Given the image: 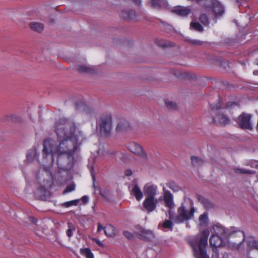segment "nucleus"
I'll return each instance as SVG.
<instances>
[{"instance_id":"f257e3e1","label":"nucleus","mask_w":258,"mask_h":258,"mask_svg":"<svg viewBox=\"0 0 258 258\" xmlns=\"http://www.w3.org/2000/svg\"><path fill=\"white\" fill-rule=\"evenodd\" d=\"M57 140L59 141L58 152L74 156L79 146L85 139V135L73 120L67 118H60L54 124Z\"/></svg>"},{"instance_id":"f03ea898","label":"nucleus","mask_w":258,"mask_h":258,"mask_svg":"<svg viewBox=\"0 0 258 258\" xmlns=\"http://www.w3.org/2000/svg\"><path fill=\"white\" fill-rule=\"evenodd\" d=\"M195 211L192 201L184 200L177 208V215L174 217L173 222L175 224H181L190 220L194 217Z\"/></svg>"},{"instance_id":"7ed1b4c3","label":"nucleus","mask_w":258,"mask_h":258,"mask_svg":"<svg viewBox=\"0 0 258 258\" xmlns=\"http://www.w3.org/2000/svg\"><path fill=\"white\" fill-rule=\"evenodd\" d=\"M213 234L217 235L224 238H227L228 236H233L236 234L242 240L245 239L244 232L236 228L231 227L230 229H225L223 226L218 224L214 225L212 227Z\"/></svg>"},{"instance_id":"20e7f679","label":"nucleus","mask_w":258,"mask_h":258,"mask_svg":"<svg viewBox=\"0 0 258 258\" xmlns=\"http://www.w3.org/2000/svg\"><path fill=\"white\" fill-rule=\"evenodd\" d=\"M43 148L42 151V158L47 160L49 157L51 162L54 161V156L58 153V147L55 144L54 141L50 139H45L43 144Z\"/></svg>"},{"instance_id":"39448f33","label":"nucleus","mask_w":258,"mask_h":258,"mask_svg":"<svg viewBox=\"0 0 258 258\" xmlns=\"http://www.w3.org/2000/svg\"><path fill=\"white\" fill-rule=\"evenodd\" d=\"M99 130L102 136H108L112 128V116L109 113H105L101 115L97 121Z\"/></svg>"},{"instance_id":"423d86ee","label":"nucleus","mask_w":258,"mask_h":258,"mask_svg":"<svg viewBox=\"0 0 258 258\" xmlns=\"http://www.w3.org/2000/svg\"><path fill=\"white\" fill-rule=\"evenodd\" d=\"M56 155L57 164L60 169L68 170L71 167L74 156H70L61 152H58Z\"/></svg>"},{"instance_id":"0eeeda50","label":"nucleus","mask_w":258,"mask_h":258,"mask_svg":"<svg viewBox=\"0 0 258 258\" xmlns=\"http://www.w3.org/2000/svg\"><path fill=\"white\" fill-rule=\"evenodd\" d=\"M251 114L243 112L237 118H235L234 120L241 128L252 130L253 128L251 120Z\"/></svg>"},{"instance_id":"6e6552de","label":"nucleus","mask_w":258,"mask_h":258,"mask_svg":"<svg viewBox=\"0 0 258 258\" xmlns=\"http://www.w3.org/2000/svg\"><path fill=\"white\" fill-rule=\"evenodd\" d=\"M136 229L138 231H136L135 234L141 236L140 238L141 239L150 241L153 239L155 237L154 234L152 231L146 229L142 226H137Z\"/></svg>"},{"instance_id":"1a4fd4ad","label":"nucleus","mask_w":258,"mask_h":258,"mask_svg":"<svg viewBox=\"0 0 258 258\" xmlns=\"http://www.w3.org/2000/svg\"><path fill=\"white\" fill-rule=\"evenodd\" d=\"M198 4L205 8L207 11L211 10V9H213V11H215L217 8L222 9L220 2L217 0H199ZM221 11H222V9H221Z\"/></svg>"},{"instance_id":"9d476101","label":"nucleus","mask_w":258,"mask_h":258,"mask_svg":"<svg viewBox=\"0 0 258 258\" xmlns=\"http://www.w3.org/2000/svg\"><path fill=\"white\" fill-rule=\"evenodd\" d=\"M158 200L154 198L146 197L143 203V207L145 211L148 213L153 212L155 210Z\"/></svg>"},{"instance_id":"9b49d317","label":"nucleus","mask_w":258,"mask_h":258,"mask_svg":"<svg viewBox=\"0 0 258 258\" xmlns=\"http://www.w3.org/2000/svg\"><path fill=\"white\" fill-rule=\"evenodd\" d=\"M128 150L133 154L141 157L144 159H147V155L144 151L142 147L135 142L131 143L127 147Z\"/></svg>"},{"instance_id":"f8f14e48","label":"nucleus","mask_w":258,"mask_h":258,"mask_svg":"<svg viewBox=\"0 0 258 258\" xmlns=\"http://www.w3.org/2000/svg\"><path fill=\"white\" fill-rule=\"evenodd\" d=\"M162 190L165 206L169 209H173L175 206L173 201V195L165 187H163Z\"/></svg>"},{"instance_id":"ddd939ff","label":"nucleus","mask_w":258,"mask_h":258,"mask_svg":"<svg viewBox=\"0 0 258 258\" xmlns=\"http://www.w3.org/2000/svg\"><path fill=\"white\" fill-rule=\"evenodd\" d=\"M158 187L157 185L151 184H146L143 188L144 194L146 197L156 198Z\"/></svg>"},{"instance_id":"4468645a","label":"nucleus","mask_w":258,"mask_h":258,"mask_svg":"<svg viewBox=\"0 0 258 258\" xmlns=\"http://www.w3.org/2000/svg\"><path fill=\"white\" fill-rule=\"evenodd\" d=\"M172 12L181 17H186L191 12V10L189 6H177L174 7Z\"/></svg>"},{"instance_id":"2eb2a0df","label":"nucleus","mask_w":258,"mask_h":258,"mask_svg":"<svg viewBox=\"0 0 258 258\" xmlns=\"http://www.w3.org/2000/svg\"><path fill=\"white\" fill-rule=\"evenodd\" d=\"M34 194L37 198L41 200H45L49 197L50 191L44 186L40 185L35 191Z\"/></svg>"},{"instance_id":"dca6fc26","label":"nucleus","mask_w":258,"mask_h":258,"mask_svg":"<svg viewBox=\"0 0 258 258\" xmlns=\"http://www.w3.org/2000/svg\"><path fill=\"white\" fill-rule=\"evenodd\" d=\"M213 121L217 124L225 125L229 123L230 119L223 114L218 113L216 115L213 117Z\"/></svg>"},{"instance_id":"f3484780","label":"nucleus","mask_w":258,"mask_h":258,"mask_svg":"<svg viewBox=\"0 0 258 258\" xmlns=\"http://www.w3.org/2000/svg\"><path fill=\"white\" fill-rule=\"evenodd\" d=\"M225 240H226L225 238L212 234L210 238L209 242L212 246L216 247L222 246Z\"/></svg>"},{"instance_id":"a211bd4d","label":"nucleus","mask_w":258,"mask_h":258,"mask_svg":"<svg viewBox=\"0 0 258 258\" xmlns=\"http://www.w3.org/2000/svg\"><path fill=\"white\" fill-rule=\"evenodd\" d=\"M197 198L198 201L205 209L209 210L214 208V204H213L209 199L205 198L203 196L198 195H197Z\"/></svg>"},{"instance_id":"6ab92c4d","label":"nucleus","mask_w":258,"mask_h":258,"mask_svg":"<svg viewBox=\"0 0 258 258\" xmlns=\"http://www.w3.org/2000/svg\"><path fill=\"white\" fill-rule=\"evenodd\" d=\"M120 15L126 20H135L136 18V12L133 10H123Z\"/></svg>"},{"instance_id":"aec40b11","label":"nucleus","mask_w":258,"mask_h":258,"mask_svg":"<svg viewBox=\"0 0 258 258\" xmlns=\"http://www.w3.org/2000/svg\"><path fill=\"white\" fill-rule=\"evenodd\" d=\"M76 69L81 74H93L94 72V70L90 67L84 64L76 66Z\"/></svg>"},{"instance_id":"412c9836","label":"nucleus","mask_w":258,"mask_h":258,"mask_svg":"<svg viewBox=\"0 0 258 258\" xmlns=\"http://www.w3.org/2000/svg\"><path fill=\"white\" fill-rule=\"evenodd\" d=\"M131 194L134 196L138 201H140L143 197V194L137 184H135L133 187Z\"/></svg>"},{"instance_id":"4be33fe9","label":"nucleus","mask_w":258,"mask_h":258,"mask_svg":"<svg viewBox=\"0 0 258 258\" xmlns=\"http://www.w3.org/2000/svg\"><path fill=\"white\" fill-rule=\"evenodd\" d=\"M226 239H227L229 242H232L236 245V248H239L241 244L244 241L245 239L242 240V238H240L236 234L233 236H228Z\"/></svg>"},{"instance_id":"5701e85b","label":"nucleus","mask_w":258,"mask_h":258,"mask_svg":"<svg viewBox=\"0 0 258 258\" xmlns=\"http://www.w3.org/2000/svg\"><path fill=\"white\" fill-rule=\"evenodd\" d=\"M130 127L129 123L125 120L122 119L118 123L116 130L117 132H122L127 130Z\"/></svg>"},{"instance_id":"b1692460","label":"nucleus","mask_w":258,"mask_h":258,"mask_svg":"<svg viewBox=\"0 0 258 258\" xmlns=\"http://www.w3.org/2000/svg\"><path fill=\"white\" fill-rule=\"evenodd\" d=\"M29 27L31 30L38 33L41 32L44 29L43 24L38 22H31L29 23Z\"/></svg>"},{"instance_id":"393cba45","label":"nucleus","mask_w":258,"mask_h":258,"mask_svg":"<svg viewBox=\"0 0 258 258\" xmlns=\"http://www.w3.org/2000/svg\"><path fill=\"white\" fill-rule=\"evenodd\" d=\"M248 246L258 250V240H255L253 237H249L246 241Z\"/></svg>"},{"instance_id":"a878e982","label":"nucleus","mask_w":258,"mask_h":258,"mask_svg":"<svg viewBox=\"0 0 258 258\" xmlns=\"http://www.w3.org/2000/svg\"><path fill=\"white\" fill-rule=\"evenodd\" d=\"M233 171L236 173L241 174H254L255 173L254 171L238 167L234 168Z\"/></svg>"},{"instance_id":"bb28decb","label":"nucleus","mask_w":258,"mask_h":258,"mask_svg":"<svg viewBox=\"0 0 258 258\" xmlns=\"http://www.w3.org/2000/svg\"><path fill=\"white\" fill-rule=\"evenodd\" d=\"M199 225L201 226H206L208 223V214L205 212L201 215L199 218Z\"/></svg>"},{"instance_id":"cd10ccee","label":"nucleus","mask_w":258,"mask_h":258,"mask_svg":"<svg viewBox=\"0 0 258 258\" xmlns=\"http://www.w3.org/2000/svg\"><path fill=\"white\" fill-rule=\"evenodd\" d=\"M104 233L108 236H112L115 234L114 227L110 224L107 225L103 228Z\"/></svg>"},{"instance_id":"c85d7f7f","label":"nucleus","mask_w":258,"mask_h":258,"mask_svg":"<svg viewBox=\"0 0 258 258\" xmlns=\"http://www.w3.org/2000/svg\"><path fill=\"white\" fill-rule=\"evenodd\" d=\"M68 229L66 231V234L69 238H71L73 235V232L76 230L75 226L70 222L67 223Z\"/></svg>"},{"instance_id":"c756f323","label":"nucleus","mask_w":258,"mask_h":258,"mask_svg":"<svg viewBox=\"0 0 258 258\" xmlns=\"http://www.w3.org/2000/svg\"><path fill=\"white\" fill-rule=\"evenodd\" d=\"M191 160L192 165L196 167L202 166L204 162V161L202 159L196 156L191 157Z\"/></svg>"},{"instance_id":"7c9ffc66","label":"nucleus","mask_w":258,"mask_h":258,"mask_svg":"<svg viewBox=\"0 0 258 258\" xmlns=\"http://www.w3.org/2000/svg\"><path fill=\"white\" fill-rule=\"evenodd\" d=\"M166 185L174 192H177L181 189V187L173 181H169Z\"/></svg>"},{"instance_id":"2f4dec72","label":"nucleus","mask_w":258,"mask_h":258,"mask_svg":"<svg viewBox=\"0 0 258 258\" xmlns=\"http://www.w3.org/2000/svg\"><path fill=\"white\" fill-rule=\"evenodd\" d=\"M199 20L200 22L205 26H208L209 25V20L208 16L203 13L201 14L200 16Z\"/></svg>"},{"instance_id":"473e14b6","label":"nucleus","mask_w":258,"mask_h":258,"mask_svg":"<svg viewBox=\"0 0 258 258\" xmlns=\"http://www.w3.org/2000/svg\"><path fill=\"white\" fill-rule=\"evenodd\" d=\"M190 27L198 32H201L204 31V27L199 22H191Z\"/></svg>"},{"instance_id":"72a5a7b5","label":"nucleus","mask_w":258,"mask_h":258,"mask_svg":"<svg viewBox=\"0 0 258 258\" xmlns=\"http://www.w3.org/2000/svg\"><path fill=\"white\" fill-rule=\"evenodd\" d=\"M162 226L164 228H167L170 231L173 230V222L171 221V220H166L162 223Z\"/></svg>"},{"instance_id":"f704fd0d","label":"nucleus","mask_w":258,"mask_h":258,"mask_svg":"<svg viewBox=\"0 0 258 258\" xmlns=\"http://www.w3.org/2000/svg\"><path fill=\"white\" fill-rule=\"evenodd\" d=\"M6 120L13 122H21L22 121L21 117L17 115H11L6 117Z\"/></svg>"},{"instance_id":"c9c22d12","label":"nucleus","mask_w":258,"mask_h":258,"mask_svg":"<svg viewBox=\"0 0 258 258\" xmlns=\"http://www.w3.org/2000/svg\"><path fill=\"white\" fill-rule=\"evenodd\" d=\"M36 151L35 150H30L27 155V159L29 162H32L36 157Z\"/></svg>"},{"instance_id":"e433bc0d","label":"nucleus","mask_w":258,"mask_h":258,"mask_svg":"<svg viewBox=\"0 0 258 258\" xmlns=\"http://www.w3.org/2000/svg\"><path fill=\"white\" fill-rule=\"evenodd\" d=\"M220 6L222 7V11L221 8H217L215 11H213V9H211L212 12L213 13L215 17L221 16L224 13V6L220 3Z\"/></svg>"},{"instance_id":"4c0bfd02","label":"nucleus","mask_w":258,"mask_h":258,"mask_svg":"<svg viewBox=\"0 0 258 258\" xmlns=\"http://www.w3.org/2000/svg\"><path fill=\"white\" fill-rule=\"evenodd\" d=\"M81 253L85 256L86 258H94V255L89 248L81 249Z\"/></svg>"},{"instance_id":"58836bf2","label":"nucleus","mask_w":258,"mask_h":258,"mask_svg":"<svg viewBox=\"0 0 258 258\" xmlns=\"http://www.w3.org/2000/svg\"><path fill=\"white\" fill-rule=\"evenodd\" d=\"M157 44L160 47H166L168 46H173V43L170 42L165 41L163 40L158 41Z\"/></svg>"},{"instance_id":"ea45409f","label":"nucleus","mask_w":258,"mask_h":258,"mask_svg":"<svg viewBox=\"0 0 258 258\" xmlns=\"http://www.w3.org/2000/svg\"><path fill=\"white\" fill-rule=\"evenodd\" d=\"M161 0H151V3L152 6L157 9H160L161 6Z\"/></svg>"},{"instance_id":"a19ab883","label":"nucleus","mask_w":258,"mask_h":258,"mask_svg":"<svg viewBox=\"0 0 258 258\" xmlns=\"http://www.w3.org/2000/svg\"><path fill=\"white\" fill-rule=\"evenodd\" d=\"M187 41L190 44L197 45H202L203 43V42L202 41L197 39H189L187 40Z\"/></svg>"},{"instance_id":"79ce46f5","label":"nucleus","mask_w":258,"mask_h":258,"mask_svg":"<svg viewBox=\"0 0 258 258\" xmlns=\"http://www.w3.org/2000/svg\"><path fill=\"white\" fill-rule=\"evenodd\" d=\"M165 103L167 107L169 109H174L176 107L175 104L171 101L166 100Z\"/></svg>"},{"instance_id":"37998d69","label":"nucleus","mask_w":258,"mask_h":258,"mask_svg":"<svg viewBox=\"0 0 258 258\" xmlns=\"http://www.w3.org/2000/svg\"><path fill=\"white\" fill-rule=\"evenodd\" d=\"M75 189V186L74 184H71L68 185L63 191V194L71 192L74 190Z\"/></svg>"},{"instance_id":"c03bdc74","label":"nucleus","mask_w":258,"mask_h":258,"mask_svg":"<svg viewBox=\"0 0 258 258\" xmlns=\"http://www.w3.org/2000/svg\"><path fill=\"white\" fill-rule=\"evenodd\" d=\"M211 107L212 110H217L220 108L221 106L219 103H217L215 104H212Z\"/></svg>"},{"instance_id":"a18cd8bd","label":"nucleus","mask_w":258,"mask_h":258,"mask_svg":"<svg viewBox=\"0 0 258 258\" xmlns=\"http://www.w3.org/2000/svg\"><path fill=\"white\" fill-rule=\"evenodd\" d=\"M123 234L125 237H126L128 239L132 238V237H133V234L127 231H124Z\"/></svg>"},{"instance_id":"49530a36","label":"nucleus","mask_w":258,"mask_h":258,"mask_svg":"<svg viewBox=\"0 0 258 258\" xmlns=\"http://www.w3.org/2000/svg\"><path fill=\"white\" fill-rule=\"evenodd\" d=\"M81 200L84 204H86L89 201V197L87 196H84L82 197Z\"/></svg>"},{"instance_id":"de8ad7c7","label":"nucleus","mask_w":258,"mask_h":258,"mask_svg":"<svg viewBox=\"0 0 258 258\" xmlns=\"http://www.w3.org/2000/svg\"><path fill=\"white\" fill-rule=\"evenodd\" d=\"M172 209H169V211H168V214H169V219L170 220H173L174 219V217L173 216V213L172 212Z\"/></svg>"},{"instance_id":"09e8293b","label":"nucleus","mask_w":258,"mask_h":258,"mask_svg":"<svg viewBox=\"0 0 258 258\" xmlns=\"http://www.w3.org/2000/svg\"><path fill=\"white\" fill-rule=\"evenodd\" d=\"M132 171L131 169H127L126 170H125L124 171V174L125 175V176H129L130 175H131L132 174Z\"/></svg>"},{"instance_id":"8fccbe9b","label":"nucleus","mask_w":258,"mask_h":258,"mask_svg":"<svg viewBox=\"0 0 258 258\" xmlns=\"http://www.w3.org/2000/svg\"><path fill=\"white\" fill-rule=\"evenodd\" d=\"M251 167H254L255 168H258V162L257 161H253L252 163H251Z\"/></svg>"},{"instance_id":"3c124183","label":"nucleus","mask_w":258,"mask_h":258,"mask_svg":"<svg viewBox=\"0 0 258 258\" xmlns=\"http://www.w3.org/2000/svg\"><path fill=\"white\" fill-rule=\"evenodd\" d=\"M71 202L72 206V205L77 206L78 205V204L80 202V200H73V201H71Z\"/></svg>"},{"instance_id":"603ef678","label":"nucleus","mask_w":258,"mask_h":258,"mask_svg":"<svg viewBox=\"0 0 258 258\" xmlns=\"http://www.w3.org/2000/svg\"><path fill=\"white\" fill-rule=\"evenodd\" d=\"M132 2L137 6H140L141 5V0H132Z\"/></svg>"},{"instance_id":"864d4df0","label":"nucleus","mask_w":258,"mask_h":258,"mask_svg":"<svg viewBox=\"0 0 258 258\" xmlns=\"http://www.w3.org/2000/svg\"><path fill=\"white\" fill-rule=\"evenodd\" d=\"M104 227H103L100 223H98L97 225V232H100L101 230H103Z\"/></svg>"},{"instance_id":"5fc2aeb1","label":"nucleus","mask_w":258,"mask_h":258,"mask_svg":"<svg viewBox=\"0 0 258 258\" xmlns=\"http://www.w3.org/2000/svg\"><path fill=\"white\" fill-rule=\"evenodd\" d=\"M94 241H95L96 243L99 246H103L102 242L100 241V240L96 239H94Z\"/></svg>"},{"instance_id":"6e6d98bb","label":"nucleus","mask_w":258,"mask_h":258,"mask_svg":"<svg viewBox=\"0 0 258 258\" xmlns=\"http://www.w3.org/2000/svg\"><path fill=\"white\" fill-rule=\"evenodd\" d=\"M30 221L32 223H36L37 222V219L34 217H30Z\"/></svg>"},{"instance_id":"4d7b16f0","label":"nucleus","mask_w":258,"mask_h":258,"mask_svg":"<svg viewBox=\"0 0 258 258\" xmlns=\"http://www.w3.org/2000/svg\"><path fill=\"white\" fill-rule=\"evenodd\" d=\"M64 206H65L66 207H69L70 206H72V204H71V202L70 201V202H65L64 204H63Z\"/></svg>"},{"instance_id":"13d9d810","label":"nucleus","mask_w":258,"mask_h":258,"mask_svg":"<svg viewBox=\"0 0 258 258\" xmlns=\"http://www.w3.org/2000/svg\"><path fill=\"white\" fill-rule=\"evenodd\" d=\"M233 104H234V103L233 102H228L226 106L228 108H230V107H231V106Z\"/></svg>"},{"instance_id":"bf43d9fd","label":"nucleus","mask_w":258,"mask_h":258,"mask_svg":"<svg viewBox=\"0 0 258 258\" xmlns=\"http://www.w3.org/2000/svg\"><path fill=\"white\" fill-rule=\"evenodd\" d=\"M75 105H76V108H77V109H79V104H78V103H76Z\"/></svg>"},{"instance_id":"052dcab7","label":"nucleus","mask_w":258,"mask_h":258,"mask_svg":"<svg viewBox=\"0 0 258 258\" xmlns=\"http://www.w3.org/2000/svg\"><path fill=\"white\" fill-rule=\"evenodd\" d=\"M91 174H92V176L93 177V179H94V178H95L94 176L93 175L92 173H91Z\"/></svg>"},{"instance_id":"680f3d73","label":"nucleus","mask_w":258,"mask_h":258,"mask_svg":"<svg viewBox=\"0 0 258 258\" xmlns=\"http://www.w3.org/2000/svg\"><path fill=\"white\" fill-rule=\"evenodd\" d=\"M81 105H82V106L83 107H85V106H84V104H81Z\"/></svg>"}]
</instances>
